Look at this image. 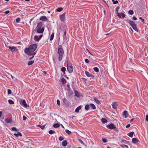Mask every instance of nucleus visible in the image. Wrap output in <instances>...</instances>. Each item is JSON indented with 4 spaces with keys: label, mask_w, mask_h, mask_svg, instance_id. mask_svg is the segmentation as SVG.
Returning a JSON list of instances; mask_svg holds the SVG:
<instances>
[{
    "label": "nucleus",
    "mask_w": 148,
    "mask_h": 148,
    "mask_svg": "<svg viewBox=\"0 0 148 148\" xmlns=\"http://www.w3.org/2000/svg\"><path fill=\"white\" fill-rule=\"evenodd\" d=\"M64 139V138L62 136H60L59 138V140L61 141L63 140Z\"/></svg>",
    "instance_id": "45"
},
{
    "label": "nucleus",
    "mask_w": 148,
    "mask_h": 148,
    "mask_svg": "<svg viewBox=\"0 0 148 148\" xmlns=\"http://www.w3.org/2000/svg\"><path fill=\"white\" fill-rule=\"evenodd\" d=\"M61 81L62 83V84H64L66 82V80L63 78L61 79Z\"/></svg>",
    "instance_id": "23"
},
{
    "label": "nucleus",
    "mask_w": 148,
    "mask_h": 148,
    "mask_svg": "<svg viewBox=\"0 0 148 148\" xmlns=\"http://www.w3.org/2000/svg\"><path fill=\"white\" fill-rule=\"evenodd\" d=\"M37 45L36 44L32 45L29 46L28 48H26L24 50L25 53L29 56H34L36 54V52H34L36 49Z\"/></svg>",
    "instance_id": "1"
},
{
    "label": "nucleus",
    "mask_w": 148,
    "mask_h": 148,
    "mask_svg": "<svg viewBox=\"0 0 148 148\" xmlns=\"http://www.w3.org/2000/svg\"><path fill=\"white\" fill-rule=\"evenodd\" d=\"M34 62V60H31L29 61L28 63V64L29 65H31Z\"/></svg>",
    "instance_id": "25"
},
{
    "label": "nucleus",
    "mask_w": 148,
    "mask_h": 148,
    "mask_svg": "<svg viewBox=\"0 0 148 148\" xmlns=\"http://www.w3.org/2000/svg\"><path fill=\"white\" fill-rule=\"evenodd\" d=\"M65 13H64L60 15V19L62 22H64L65 21Z\"/></svg>",
    "instance_id": "9"
},
{
    "label": "nucleus",
    "mask_w": 148,
    "mask_h": 148,
    "mask_svg": "<svg viewBox=\"0 0 148 148\" xmlns=\"http://www.w3.org/2000/svg\"><path fill=\"white\" fill-rule=\"evenodd\" d=\"M8 102L10 104H13L14 103V101L11 99H9L8 100Z\"/></svg>",
    "instance_id": "27"
},
{
    "label": "nucleus",
    "mask_w": 148,
    "mask_h": 148,
    "mask_svg": "<svg viewBox=\"0 0 148 148\" xmlns=\"http://www.w3.org/2000/svg\"><path fill=\"white\" fill-rule=\"evenodd\" d=\"M126 21L129 23L134 30L136 32H138V29L136 27V25L134 22L129 20H127Z\"/></svg>",
    "instance_id": "4"
},
{
    "label": "nucleus",
    "mask_w": 148,
    "mask_h": 148,
    "mask_svg": "<svg viewBox=\"0 0 148 148\" xmlns=\"http://www.w3.org/2000/svg\"><path fill=\"white\" fill-rule=\"evenodd\" d=\"M130 124H128L126 126V128H128L129 127H130Z\"/></svg>",
    "instance_id": "55"
},
{
    "label": "nucleus",
    "mask_w": 148,
    "mask_h": 148,
    "mask_svg": "<svg viewBox=\"0 0 148 148\" xmlns=\"http://www.w3.org/2000/svg\"><path fill=\"white\" fill-rule=\"evenodd\" d=\"M7 47H8L10 50L12 52H16L18 51V49L17 48L13 46L12 47L9 46Z\"/></svg>",
    "instance_id": "6"
},
{
    "label": "nucleus",
    "mask_w": 148,
    "mask_h": 148,
    "mask_svg": "<svg viewBox=\"0 0 148 148\" xmlns=\"http://www.w3.org/2000/svg\"><path fill=\"white\" fill-rule=\"evenodd\" d=\"M34 40L36 41H38L40 40L38 36L36 35L34 37Z\"/></svg>",
    "instance_id": "24"
},
{
    "label": "nucleus",
    "mask_w": 148,
    "mask_h": 148,
    "mask_svg": "<svg viewBox=\"0 0 148 148\" xmlns=\"http://www.w3.org/2000/svg\"><path fill=\"white\" fill-rule=\"evenodd\" d=\"M101 122L105 124L107 122V121L105 119L102 118L101 119Z\"/></svg>",
    "instance_id": "22"
},
{
    "label": "nucleus",
    "mask_w": 148,
    "mask_h": 148,
    "mask_svg": "<svg viewBox=\"0 0 148 148\" xmlns=\"http://www.w3.org/2000/svg\"><path fill=\"white\" fill-rule=\"evenodd\" d=\"M39 19L40 20L42 21H47V18L45 16H41Z\"/></svg>",
    "instance_id": "11"
},
{
    "label": "nucleus",
    "mask_w": 148,
    "mask_h": 148,
    "mask_svg": "<svg viewBox=\"0 0 148 148\" xmlns=\"http://www.w3.org/2000/svg\"><path fill=\"white\" fill-rule=\"evenodd\" d=\"M94 100L95 101L96 103L97 104H99L100 103V101L99 100L97 99V98H94Z\"/></svg>",
    "instance_id": "28"
},
{
    "label": "nucleus",
    "mask_w": 148,
    "mask_h": 148,
    "mask_svg": "<svg viewBox=\"0 0 148 148\" xmlns=\"http://www.w3.org/2000/svg\"><path fill=\"white\" fill-rule=\"evenodd\" d=\"M128 113L127 111L125 110L123 112V115L125 116V118H127L128 116Z\"/></svg>",
    "instance_id": "19"
},
{
    "label": "nucleus",
    "mask_w": 148,
    "mask_h": 148,
    "mask_svg": "<svg viewBox=\"0 0 148 148\" xmlns=\"http://www.w3.org/2000/svg\"><path fill=\"white\" fill-rule=\"evenodd\" d=\"M81 109V107L79 106L77 107L75 110V112H78L79 110Z\"/></svg>",
    "instance_id": "20"
},
{
    "label": "nucleus",
    "mask_w": 148,
    "mask_h": 148,
    "mask_svg": "<svg viewBox=\"0 0 148 148\" xmlns=\"http://www.w3.org/2000/svg\"><path fill=\"white\" fill-rule=\"evenodd\" d=\"M75 95L77 97H79V94L78 93V92L77 91H75Z\"/></svg>",
    "instance_id": "35"
},
{
    "label": "nucleus",
    "mask_w": 148,
    "mask_h": 148,
    "mask_svg": "<svg viewBox=\"0 0 148 148\" xmlns=\"http://www.w3.org/2000/svg\"><path fill=\"white\" fill-rule=\"evenodd\" d=\"M43 72L45 75H46L47 73V72L45 71H43Z\"/></svg>",
    "instance_id": "59"
},
{
    "label": "nucleus",
    "mask_w": 148,
    "mask_h": 148,
    "mask_svg": "<svg viewBox=\"0 0 148 148\" xmlns=\"http://www.w3.org/2000/svg\"><path fill=\"white\" fill-rule=\"evenodd\" d=\"M49 133L50 134H53L55 133V132L54 131L51 130L49 131Z\"/></svg>",
    "instance_id": "33"
},
{
    "label": "nucleus",
    "mask_w": 148,
    "mask_h": 148,
    "mask_svg": "<svg viewBox=\"0 0 148 148\" xmlns=\"http://www.w3.org/2000/svg\"><path fill=\"white\" fill-rule=\"evenodd\" d=\"M23 121H25L27 119V118L25 116H23Z\"/></svg>",
    "instance_id": "51"
},
{
    "label": "nucleus",
    "mask_w": 148,
    "mask_h": 148,
    "mask_svg": "<svg viewBox=\"0 0 148 148\" xmlns=\"http://www.w3.org/2000/svg\"><path fill=\"white\" fill-rule=\"evenodd\" d=\"M85 73L86 75L88 77H93L94 76L93 75L90 74V73L88 71H85Z\"/></svg>",
    "instance_id": "13"
},
{
    "label": "nucleus",
    "mask_w": 148,
    "mask_h": 148,
    "mask_svg": "<svg viewBox=\"0 0 148 148\" xmlns=\"http://www.w3.org/2000/svg\"><path fill=\"white\" fill-rule=\"evenodd\" d=\"M54 36V34L53 33L51 34V35L50 36V40H53V38Z\"/></svg>",
    "instance_id": "36"
},
{
    "label": "nucleus",
    "mask_w": 148,
    "mask_h": 148,
    "mask_svg": "<svg viewBox=\"0 0 148 148\" xmlns=\"http://www.w3.org/2000/svg\"><path fill=\"white\" fill-rule=\"evenodd\" d=\"M134 120V119H131L130 120V122H132L133 120Z\"/></svg>",
    "instance_id": "63"
},
{
    "label": "nucleus",
    "mask_w": 148,
    "mask_h": 148,
    "mask_svg": "<svg viewBox=\"0 0 148 148\" xmlns=\"http://www.w3.org/2000/svg\"><path fill=\"white\" fill-rule=\"evenodd\" d=\"M107 127L108 128L111 129H114L116 128L115 125L113 124H111L110 125H107Z\"/></svg>",
    "instance_id": "7"
},
{
    "label": "nucleus",
    "mask_w": 148,
    "mask_h": 148,
    "mask_svg": "<svg viewBox=\"0 0 148 148\" xmlns=\"http://www.w3.org/2000/svg\"><path fill=\"white\" fill-rule=\"evenodd\" d=\"M139 19H140L141 20V21L143 22V23H144L145 20L144 19L142 18L141 17L139 18Z\"/></svg>",
    "instance_id": "52"
},
{
    "label": "nucleus",
    "mask_w": 148,
    "mask_h": 148,
    "mask_svg": "<svg viewBox=\"0 0 148 148\" xmlns=\"http://www.w3.org/2000/svg\"><path fill=\"white\" fill-rule=\"evenodd\" d=\"M42 35H40V36L38 37L39 39L40 40V39L42 37Z\"/></svg>",
    "instance_id": "58"
},
{
    "label": "nucleus",
    "mask_w": 148,
    "mask_h": 148,
    "mask_svg": "<svg viewBox=\"0 0 148 148\" xmlns=\"http://www.w3.org/2000/svg\"><path fill=\"white\" fill-rule=\"evenodd\" d=\"M67 67L69 72L70 73H72L73 71V68L72 64L69 61H67Z\"/></svg>",
    "instance_id": "5"
},
{
    "label": "nucleus",
    "mask_w": 148,
    "mask_h": 148,
    "mask_svg": "<svg viewBox=\"0 0 148 148\" xmlns=\"http://www.w3.org/2000/svg\"><path fill=\"white\" fill-rule=\"evenodd\" d=\"M10 75H11V77H12V79H13L14 80H17V79L16 78L14 77L13 76H12V75L11 74Z\"/></svg>",
    "instance_id": "44"
},
{
    "label": "nucleus",
    "mask_w": 148,
    "mask_h": 148,
    "mask_svg": "<svg viewBox=\"0 0 148 148\" xmlns=\"http://www.w3.org/2000/svg\"><path fill=\"white\" fill-rule=\"evenodd\" d=\"M14 135L15 136L17 137H18V136H22L21 133L20 132H18L17 134L14 133Z\"/></svg>",
    "instance_id": "16"
},
{
    "label": "nucleus",
    "mask_w": 148,
    "mask_h": 148,
    "mask_svg": "<svg viewBox=\"0 0 148 148\" xmlns=\"http://www.w3.org/2000/svg\"><path fill=\"white\" fill-rule=\"evenodd\" d=\"M20 103L21 105L25 107H26L27 106V105L26 102L25 101V100H21Z\"/></svg>",
    "instance_id": "8"
},
{
    "label": "nucleus",
    "mask_w": 148,
    "mask_h": 148,
    "mask_svg": "<svg viewBox=\"0 0 148 148\" xmlns=\"http://www.w3.org/2000/svg\"><path fill=\"white\" fill-rule=\"evenodd\" d=\"M42 25V22H40L38 24L35 29L38 33H42L44 30V28L42 27L41 28Z\"/></svg>",
    "instance_id": "3"
},
{
    "label": "nucleus",
    "mask_w": 148,
    "mask_h": 148,
    "mask_svg": "<svg viewBox=\"0 0 148 148\" xmlns=\"http://www.w3.org/2000/svg\"><path fill=\"white\" fill-rule=\"evenodd\" d=\"M121 146L122 147H125L127 148H128V146L127 145H121Z\"/></svg>",
    "instance_id": "49"
},
{
    "label": "nucleus",
    "mask_w": 148,
    "mask_h": 148,
    "mask_svg": "<svg viewBox=\"0 0 148 148\" xmlns=\"http://www.w3.org/2000/svg\"><path fill=\"white\" fill-rule=\"evenodd\" d=\"M66 70V69L65 67H62L61 68V71L65 73V71Z\"/></svg>",
    "instance_id": "39"
},
{
    "label": "nucleus",
    "mask_w": 148,
    "mask_h": 148,
    "mask_svg": "<svg viewBox=\"0 0 148 148\" xmlns=\"http://www.w3.org/2000/svg\"><path fill=\"white\" fill-rule=\"evenodd\" d=\"M112 108L114 109H116L117 108V104L116 103H113L112 104Z\"/></svg>",
    "instance_id": "15"
},
{
    "label": "nucleus",
    "mask_w": 148,
    "mask_h": 148,
    "mask_svg": "<svg viewBox=\"0 0 148 148\" xmlns=\"http://www.w3.org/2000/svg\"><path fill=\"white\" fill-rule=\"evenodd\" d=\"M65 132L67 134H68L70 135L71 134V132L68 130H66Z\"/></svg>",
    "instance_id": "32"
},
{
    "label": "nucleus",
    "mask_w": 148,
    "mask_h": 148,
    "mask_svg": "<svg viewBox=\"0 0 148 148\" xmlns=\"http://www.w3.org/2000/svg\"><path fill=\"white\" fill-rule=\"evenodd\" d=\"M85 61L86 63H88L89 62V60L88 59H86Z\"/></svg>",
    "instance_id": "53"
},
{
    "label": "nucleus",
    "mask_w": 148,
    "mask_h": 148,
    "mask_svg": "<svg viewBox=\"0 0 148 148\" xmlns=\"http://www.w3.org/2000/svg\"><path fill=\"white\" fill-rule=\"evenodd\" d=\"M132 19H134V20H136L137 19V18H136V17L135 16H134L132 17Z\"/></svg>",
    "instance_id": "54"
},
{
    "label": "nucleus",
    "mask_w": 148,
    "mask_h": 148,
    "mask_svg": "<svg viewBox=\"0 0 148 148\" xmlns=\"http://www.w3.org/2000/svg\"><path fill=\"white\" fill-rule=\"evenodd\" d=\"M117 16L120 18H121V17L123 18H124L125 16V14L123 13H118V11H117Z\"/></svg>",
    "instance_id": "10"
},
{
    "label": "nucleus",
    "mask_w": 148,
    "mask_h": 148,
    "mask_svg": "<svg viewBox=\"0 0 148 148\" xmlns=\"http://www.w3.org/2000/svg\"><path fill=\"white\" fill-rule=\"evenodd\" d=\"M20 21V18H17L16 20V22L17 23H19V21Z\"/></svg>",
    "instance_id": "46"
},
{
    "label": "nucleus",
    "mask_w": 148,
    "mask_h": 148,
    "mask_svg": "<svg viewBox=\"0 0 148 148\" xmlns=\"http://www.w3.org/2000/svg\"><path fill=\"white\" fill-rule=\"evenodd\" d=\"M79 141L81 143L82 145H84V143L83 142V141L81 139H79Z\"/></svg>",
    "instance_id": "48"
},
{
    "label": "nucleus",
    "mask_w": 148,
    "mask_h": 148,
    "mask_svg": "<svg viewBox=\"0 0 148 148\" xmlns=\"http://www.w3.org/2000/svg\"><path fill=\"white\" fill-rule=\"evenodd\" d=\"M11 129L13 130L14 131H17L18 130V129L15 127H12Z\"/></svg>",
    "instance_id": "42"
},
{
    "label": "nucleus",
    "mask_w": 148,
    "mask_h": 148,
    "mask_svg": "<svg viewBox=\"0 0 148 148\" xmlns=\"http://www.w3.org/2000/svg\"><path fill=\"white\" fill-rule=\"evenodd\" d=\"M90 106L93 109H96V107L92 103H91L90 104Z\"/></svg>",
    "instance_id": "31"
},
{
    "label": "nucleus",
    "mask_w": 148,
    "mask_h": 148,
    "mask_svg": "<svg viewBox=\"0 0 148 148\" xmlns=\"http://www.w3.org/2000/svg\"><path fill=\"white\" fill-rule=\"evenodd\" d=\"M60 126V125L58 123H55V124H54L53 125V127H54V128H58Z\"/></svg>",
    "instance_id": "26"
},
{
    "label": "nucleus",
    "mask_w": 148,
    "mask_h": 148,
    "mask_svg": "<svg viewBox=\"0 0 148 148\" xmlns=\"http://www.w3.org/2000/svg\"><path fill=\"white\" fill-rule=\"evenodd\" d=\"M38 126L40 127L41 129H43L45 127V125H38Z\"/></svg>",
    "instance_id": "38"
},
{
    "label": "nucleus",
    "mask_w": 148,
    "mask_h": 148,
    "mask_svg": "<svg viewBox=\"0 0 148 148\" xmlns=\"http://www.w3.org/2000/svg\"><path fill=\"white\" fill-rule=\"evenodd\" d=\"M2 115V112L1 111H0V118L1 117Z\"/></svg>",
    "instance_id": "61"
},
{
    "label": "nucleus",
    "mask_w": 148,
    "mask_h": 148,
    "mask_svg": "<svg viewBox=\"0 0 148 148\" xmlns=\"http://www.w3.org/2000/svg\"><path fill=\"white\" fill-rule=\"evenodd\" d=\"M57 102L58 105V106L60 105V101L59 100H57Z\"/></svg>",
    "instance_id": "50"
},
{
    "label": "nucleus",
    "mask_w": 148,
    "mask_h": 148,
    "mask_svg": "<svg viewBox=\"0 0 148 148\" xmlns=\"http://www.w3.org/2000/svg\"><path fill=\"white\" fill-rule=\"evenodd\" d=\"M132 143L134 144L139 142V140L135 138H132Z\"/></svg>",
    "instance_id": "12"
},
{
    "label": "nucleus",
    "mask_w": 148,
    "mask_h": 148,
    "mask_svg": "<svg viewBox=\"0 0 148 148\" xmlns=\"http://www.w3.org/2000/svg\"><path fill=\"white\" fill-rule=\"evenodd\" d=\"M11 93V90L10 89H8V95H10Z\"/></svg>",
    "instance_id": "43"
},
{
    "label": "nucleus",
    "mask_w": 148,
    "mask_h": 148,
    "mask_svg": "<svg viewBox=\"0 0 148 148\" xmlns=\"http://www.w3.org/2000/svg\"><path fill=\"white\" fill-rule=\"evenodd\" d=\"M128 13L130 15H132L134 14V11L132 10H130L128 11Z\"/></svg>",
    "instance_id": "37"
},
{
    "label": "nucleus",
    "mask_w": 148,
    "mask_h": 148,
    "mask_svg": "<svg viewBox=\"0 0 148 148\" xmlns=\"http://www.w3.org/2000/svg\"><path fill=\"white\" fill-rule=\"evenodd\" d=\"M67 144V141L66 140H64L62 142V144L63 146H66Z\"/></svg>",
    "instance_id": "18"
},
{
    "label": "nucleus",
    "mask_w": 148,
    "mask_h": 148,
    "mask_svg": "<svg viewBox=\"0 0 148 148\" xmlns=\"http://www.w3.org/2000/svg\"><path fill=\"white\" fill-rule=\"evenodd\" d=\"M33 57H34V56H33V57H30V58H29V60H32L33 58Z\"/></svg>",
    "instance_id": "64"
},
{
    "label": "nucleus",
    "mask_w": 148,
    "mask_h": 148,
    "mask_svg": "<svg viewBox=\"0 0 148 148\" xmlns=\"http://www.w3.org/2000/svg\"><path fill=\"white\" fill-rule=\"evenodd\" d=\"M58 53L59 55L58 60L59 61H61L64 54V51L61 45H60L58 47Z\"/></svg>",
    "instance_id": "2"
},
{
    "label": "nucleus",
    "mask_w": 148,
    "mask_h": 148,
    "mask_svg": "<svg viewBox=\"0 0 148 148\" xmlns=\"http://www.w3.org/2000/svg\"><path fill=\"white\" fill-rule=\"evenodd\" d=\"M113 3L114 4H115L118 3V1L117 0L115 1L114 0H112Z\"/></svg>",
    "instance_id": "41"
},
{
    "label": "nucleus",
    "mask_w": 148,
    "mask_h": 148,
    "mask_svg": "<svg viewBox=\"0 0 148 148\" xmlns=\"http://www.w3.org/2000/svg\"><path fill=\"white\" fill-rule=\"evenodd\" d=\"M66 31L65 30L64 32V36H66Z\"/></svg>",
    "instance_id": "60"
},
{
    "label": "nucleus",
    "mask_w": 148,
    "mask_h": 148,
    "mask_svg": "<svg viewBox=\"0 0 148 148\" xmlns=\"http://www.w3.org/2000/svg\"><path fill=\"white\" fill-rule=\"evenodd\" d=\"M93 70L94 71L97 72H98L99 71V69L97 67L94 68Z\"/></svg>",
    "instance_id": "29"
},
{
    "label": "nucleus",
    "mask_w": 148,
    "mask_h": 148,
    "mask_svg": "<svg viewBox=\"0 0 148 148\" xmlns=\"http://www.w3.org/2000/svg\"><path fill=\"white\" fill-rule=\"evenodd\" d=\"M121 142V143H123L128 145H130V142L124 140H122Z\"/></svg>",
    "instance_id": "14"
},
{
    "label": "nucleus",
    "mask_w": 148,
    "mask_h": 148,
    "mask_svg": "<svg viewBox=\"0 0 148 148\" xmlns=\"http://www.w3.org/2000/svg\"><path fill=\"white\" fill-rule=\"evenodd\" d=\"M146 120L147 121H148V115H146Z\"/></svg>",
    "instance_id": "57"
},
{
    "label": "nucleus",
    "mask_w": 148,
    "mask_h": 148,
    "mask_svg": "<svg viewBox=\"0 0 148 148\" xmlns=\"http://www.w3.org/2000/svg\"><path fill=\"white\" fill-rule=\"evenodd\" d=\"M102 141L104 143H106L108 142V140L105 138H102Z\"/></svg>",
    "instance_id": "40"
},
{
    "label": "nucleus",
    "mask_w": 148,
    "mask_h": 148,
    "mask_svg": "<svg viewBox=\"0 0 148 148\" xmlns=\"http://www.w3.org/2000/svg\"><path fill=\"white\" fill-rule=\"evenodd\" d=\"M17 44L21 45V43L20 42H18L16 43Z\"/></svg>",
    "instance_id": "62"
},
{
    "label": "nucleus",
    "mask_w": 148,
    "mask_h": 148,
    "mask_svg": "<svg viewBox=\"0 0 148 148\" xmlns=\"http://www.w3.org/2000/svg\"><path fill=\"white\" fill-rule=\"evenodd\" d=\"M5 121L7 123H11L12 122V120L11 119H9L7 118L5 119Z\"/></svg>",
    "instance_id": "21"
},
{
    "label": "nucleus",
    "mask_w": 148,
    "mask_h": 148,
    "mask_svg": "<svg viewBox=\"0 0 148 148\" xmlns=\"http://www.w3.org/2000/svg\"><path fill=\"white\" fill-rule=\"evenodd\" d=\"M63 102L64 103H66V102H67V99H66V98H63Z\"/></svg>",
    "instance_id": "47"
},
{
    "label": "nucleus",
    "mask_w": 148,
    "mask_h": 148,
    "mask_svg": "<svg viewBox=\"0 0 148 148\" xmlns=\"http://www.w3.org/2000/svg\"><path fill=\"white\" fill-rule=\"evenodd\" d=\"M134 134V132H132L127 133V135L128 136L130 137H132Z\"/></svg>",
    "instance_id": "17"
},
{
    "label": "nucleus",
    "mask_w": 148,
    "mask_h": 148,
    "mask_svg": "<svg viewBox=\"0 0 148 148\" xmlns=\"http://www.w3.org/2000/svg\"><path fill=\"white\" fill-rule=\"evenodd\" d=\"M10 12V11H9V10H7V11H6L5 12V13L6 14H8V13H9V12Z\"/></svg>",
    "instance_id": "56"
},
{
    "label": "nucleus",
    "mask_w": 148,
    "mask_h": 148,
    "mask_svg": "<svg viewBox=\"0 0 148 148\" xmlns=\"http://www.w3.org/2000/svg\"><path fill=\"white\" fill-rule=\"evenodd\" d=\"M85 109L86 110H88L89 108V105L88 104H87L85 106Z\"/></svg>",
    "instance_id": "34"
},
{
    "label": "nucleus",
    "mask_w": 148,
    "mask_h": 148,
    "mask_svg": "<svg viewBox=\"0 0 148 148\" xmlns=\"http://www.w3.org/2000/svg\"><path fill=\"white\" fill-rule=\"evenodd\" d=\"M63 10V8L62 7H60L58 8L56 10V11L57 12H60L61 11Z\"/></svg>",
    "instance_id": "30"
}]
</instances>
